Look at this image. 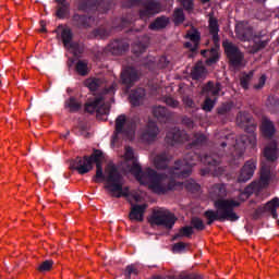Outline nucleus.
I'll use <instances>...</instances> for the list:
<instances>
[{
	"label": "nucleus",
	"mask_w": 279,
	"mask_h": 279,
	"mask_svg": "<svg viewBox=\"0 0 279 279\" xmlns=\"http://www.w3.org/2000/svg\"><path fill=\"white\" fill-rule=\"evenodd\" d=\"M267 82V76L265 74H263L259 80H258V84L254 85V88L256 90H260V88H263V86H265V83Z\"/></svg>",
	"instance_id": "51"
},
{
	"label": "nucleus",
	"mask_w": 279,
	"mask_h": 279,
	"mask_svg": "<svg viewBox=\"0 0 279 279\" xmlns=\"http://www.w3.org/2000/svg\"><path fill=\"white\" fill-rule=\"evenodd\" d=\"M104 182H107L105 189L111 193V197H130V187H123L125 179L119 168L114 165H109L106 169Z\"/></svg>",
	"instance_id": "6"
},
{
	"label": "nucleus",
	"mask_w": 279,
	"mask_h": 279,
	"mask_svg": "<svg viewBox=\"0 0 279 279\" xmlns=\"http://www.w3.org/2000/svg\"><path fill=\"white\" fill-rule=\"evenodd\" d=\"M167 25H169V17L161 15L149 24V29L159 32V29H165Z\"/></svg>",
	"instance_id": "30"
},
{
	"label": "nucleus",
	"mask_w": 279,
	"mask_h": 279,
	"mask_svg": "<svg viewBox=\"0 0 279 279\" xmlns=\"http://www.w3.org/2000/svg\"><path fill=\"white\" fill-rule=\"evenodd\" d=\"M64 108L70 113L75 114V112H80L82 110V102H80L75 96H71L64 101Z\"/></svg>",
	"instance_id": "27"
},
{
	"label": "nucleus",
	"mask_w": 279,
	"mask_h": 279,
	"mask_svg": "<svg viewBox=\"0 0 279 279\" xmlns=\"http://www.w3.org/2000/svg\"><path fill=\"white\" fill-rule=\"evenodd\" d=\"M156 169H167L169 167V155L167 153H161L155 157Z\"/></svg>",
	"instance_id": "33"
},
{
	"label": "nucleus",
	"mask_w": 279,
	"mask_h": 279,
	"mask_svg": "<svg viewBox=\"0 0 279 279\" xmlns=\"http://www.w3.org/2000/svg\"><path fill=\"white\" fill-rule=\"evenodd\" d=\"M143 0H125L123 5L124 8H134V5H138Z\"/></svg>",
	"instance_id": "54"
},
{
	"label": "nucleus",
	"mask_w": 279,
	"mask_h": 279,
	"mask_svg": "<svg viewBox=\"0 0 279 279\" xmlns=\"http://www.w3.org/2000/svg\"><path fill=\"white\" fill-rule=\"evenodd\" d=\"M183 101L187 108H195V101H193V99L186 97L183 99Z\"/></svg>",
	"instance_id": "57"
},
{
	"label": "nucleus",
	"mask_w": 279,
	"mask_h": 279,
	"mask_svg": "<svg viewBox=\"0 0 279 279\" xmlns=\"http://www.w3.org/2000/svg\"><path fill=\"white\" fill-rule=\"evenodd\" d=\"M222 47L231 66H234V69L243 66V62L245 61V53H243V51H241L236 45H234L232 41L226 40L222 43Z\"/></svg>",
	"instance_id": "11"
},
{
	"label": "nucleus",
	"mask_w": 279,
	"mask_h": 279,
	"mask_svg": "<svg viewBox=\"0 0 279 279\" xmlns=\"http://www.w3.org/2000/svg\"><path fill=\"white\" fill-rule=\"evenodd\" d=\"M53 267V260L51 259H47L45 262H43L39 266H38V271L45 272V271H51V268Z\"/></svg>",
	"instance_id": "45"
},
{
	"label": "nucleus",
	"mask_w": 279,
	"mask_h": 279,
	"mask_svg": "<svg viewBox=\"0 0 279 279\" xmlns=\"http://www.w3.org/2000/svg\"><path fill=\"white\" fill-rule=\"evenodd\" d=\"M228 195L225 184H215L209 190V197L214 202V209H207L204 211V217L207 219L206 225L213 226L214 221H239L240 217L234 213V208H239L241 203L234 199H226Z\"/></svg>",
	"instance_id": "3"
},
{
	"label": "nucleus",
	"mask_w": 279,
	"mask_h": 279,
	"mask_svg": "<svg viewBox=\"0 0 279 279\" xmlns=\"http://www.w3.org/2000/svg\"><path fill=\"white\" fill-rule=\"evenodd\" d=\"M85 112L89 114L96 112L97 119H101V117H108L110 114V108L104 106V96H98L94 100L85 104Z\"/></svg>",
	"instance_id": "15"
},
{
	"label": "nucleus",
	"mask_w": 279,
	"mask_h": 279,
	"mask_svg": "<svg viewBox=\"0 0 279 279\" xmlns=\"http://www.w3.org/2000/svg\"><path fill=\"white\" fill-rule=\"evenodd\" d=\"M202 3H208L210 0H201Z\"/></svg>",
	"instance_id": "63"
},
{
	"label": "nucleus",
	"mask_w": 279,
	"mask_h": 279,
	"mask_svg": "<svg viewBox=\"0 0 279 279\" xmlns=\"http://www.w3.org/2000/svg\"><path fill=\"white\" fill-rule=\"evenodd\" d=\"M236 125L239 128H242L246 134L250 135H240L239 138L234 137V134H229L223 137V141L219 142V150L217 154H206L204 157L201 158V161H203L204 165H207V167H219L221 160L219 158H223V156H228L226 154V147H229V149H233L230 153L231 159L230 165H239V160L243 158V155L245 154V148L247 145H256V121H254V117H252V113L246 111H240L236 114Z\"/></svg>",
	"instance_id": "1"
},
{
	"label": "nucleus",
	"mask_w": 279,
	"mask_h": 279,
	"mask_svg": "<svg viewBox=\"0 0 279 279\" xmlns=\"http://www.w3.org/2000/svg\"><path fill=\"white\" fill-rule=\"evenodd\" d=\"M121 82L124 86L132 88L135 82H138V71L135 68L128 66L121 73Z\"/></svg>",
	"instance_id": "19"
},
{
	"label": "nucleus",
	"mask_w": 279,
	"mask_h": 279,
	"mask_svg": "<svg viewBox=\"0 0 279 279\" xmlns=\"http://www.w3.org/2000/svg\"><path fill=\"white\" fill-rule=\"evenodd\" d=\"M87 88H89V90L95 92V90H99L100 88H104L105 84H104V80L101 78H88L85 82Z\"/></svg>",
	"instance_id": "36"
},
{
	"label": "nucleus",
	"mask_w": 279,
	"mask_h": 279,
	"mask_svg": "<svg viewBox=\"0 0 279 279\" xmlns=\"http://www.w3.org/2000/svg\"><path fill=\"white\" fill-rule=\"evenodd\" d=\"M95 35L100 36V38H106V36H108V33L104 28H97L95 31Z\"/></svg>",
	"instance_id": "55"
},
{
	"label": "nucleus",
	"mask_w": 279,
	"mask_h": 279,
	"mask_svg": "<svg viewBox=\"0 0 279 279\" xmlns=\"http://www.w3.org/2000/svg\"><path fill=\"white\" fill-rule=\"evenodd\" d=\"M208 23L209 34L215 48H211L210 50H202L201 54L203 58H206V64L208 66H213V64H217V62H219V43H221V38L219 37V21L216 17L210 16Z\"/></svg>",
	"instance_id": "7"
},
{
	"label": "nucleus",
	"mask_w": 279,
	"mask_h": 279,
	"mask_svg": "<svg viewBox=\"0 0 279 279\" xmlns=\"http://www.w3.org/2000/svg\"><path fill=\"white\" fill-rule=\"evenodd\" d=\"M264 156L266 161L262 162L259 169V189H267L269 184H278L279 182V173L274 165L278 160V147H276V144L267 146L264 150Z\"/></svg>",
	"instance_id": "5"
},
{
	"label": "nucleus",
	"mask_w": 279,
	"mask_h": 279,
	"mask_svg": "<svg viewBox=\"0 0 279 279\" xmlns=\"http://www.w3.org/2000/svg\"><path fill=\"white\" fill-rule=\"evenodd\" d=\"M199 159L201 157L197 153H187L183 160H177L174 162V167L171 171L172 175L181 179L189 178L193 171V167L197 165V160Z\"/></svg>",
	"instance_id": "8"
},
{
	"label": "nucleus",
	"mask_w": 279,
	"mask_h": 279,
	"mask_svg": "<svg viewBox=\"0 0 279 279\" xmlns=\"http://www.w3.org/2000/svg\"><path fill=\"white\" fill-rule=\"evenodd\" d=\"M69 134H70V132H66V133H65V138L69 136Z\"/></svg>",
	"instance_id": "64"
},
{
	"label": "nucleus",
	"mask_w": 279,
	"mask_h": 279,
	"mask_svg": "<svg viewBox=\"0 0 279 279\" xmlns=\"http://www.w3.org/2000/svg\"><path fill=\"white\" fill-rule=\"evenodd\" d=\"M181 5L183 7V10H185V12H192L193 10H195V3L193 2V0H181Z\"/></svg>",
	"instance_id": "47"
},
{
	"label": "nucleus",
	"mask_w": 279,
	"mask_h": 279,
	"mask_svg": "<svg viewBox=\"0 0 279 279\" xmlns=\"http://www.w3.org/2000/svg\"><path fill=\"white\" fill-rule=\"evenodd\" d=\"M57 2L68 3L66 0H56Z\"/></svg>",
	"instance_id": "62"
},
{
	"label": "nucleus",
	"mask_w": 279,
	"mask_h": 279,
	"mask_svg": "<svg viewBox=\"0 0 279 279\" xmlns=\"http://www.w3.org/2000/svg\"><path fill=\"white\" fill-rule=\"evenodd\" d=\"M185 250H186V243H184V242L175 243L172 246V251L174 252V254H180L181 252H184Z\"/></svg>",
	"instance_id": "50"
},
{
	"label": "nucleus",
	"mask_w": 279,
	"mask_h": 279,
	"mask_svg": "<svg viewBox=\"0 0 279 279\" xmlns=\"http://www.w3.org/2000/svg\"><path fill=\"white\" fill-rule=\"evenodd\" d=\"M187 189H192V191H199V184H193L192 186L187 184Z\"/></svg>",
	"instance_id": "61"
},
{
	"label": "nucleus",
	"mask_w": 279,
	"mask_h": 279,
	"mask_svg": "<svg viewBox=\"0 0 279 279\" xmlns=\"http://www.w3.org/2000/svg\"><path fill=\"white\" fill-rule=\"evenodd\" d=\"M169 64H171V61H169V59H167V57L162 56L158 59L157 68L158 69H168Z\"/></svg>",
	"instance_id": "49"
},
{
	"label": "nucleus",
	"mask_w": 279,
	"mask_h": 279,
	"mask_svg": "<svg viewBox=\"0 0 279 279\" xmlns=\"http://www.w3.org/2000/svg\"><path fill=\"white\" fill-rule=\"evenodd\" d=\"M203 95H211L213 97H217L219 93H221V83H215L213 81H208L202 88Z\"/></svg>",
	"instance_id": "25"
},
{
	"label": "nucleus",
	"mask_w": 279,
	"mask_h": 279,
	"mask_svg": "<svg viewBox=\"0 0 279 279\" xmlns=\"http://www.w3.org/2000/svg\"><path fill=\"white\" fill-rule=\"evenodd\" d=\"M217 102V98L214 100L210 97H206L204 104H203V110L205 112H213V109L215 108V104Z\"/></svg>",
	"instance_id": "43"
},
{
	"label": "nucleus",
	"mask_w": 279,
	"mask_h": 279,
	"mask_svg": "<svg viewBox=\"0 0 279 279\" xmlns=\"http://www.w3.org/2000/svg\"><path fill=\"white\" fill-rule=\"evenodd\" d=\"M173 19L174 25H182V23H184V21L186 20L184 15V10L180 8L175 9L173 12Z\"/></svg>",
	"instance_id": "40"
},
{
	"label": "nucleus",
	"mask_w": 279,
	"mask_h": 279,
	"mask_svg": "<svg viewBox=\"0 0 279 279\" xmlns=\"http://www.w3.org/2000/svg\"><path fill=\"white\" fill-rule=\"evenodd\" d=\"M153 116L157 119L160 123H167L169 119H171V112L169 109L163 106H157L153 108Z\"/></svg>",
	"instance_id": "23"
},
{
	"label": "nucleus",
	"mask_w": 279,
	"mask_h": 279,
	"mask_svg": "<svg viewBox=\"0 0 279 279\" xmlns=\"http://www.w3.org/2000/svg\"><path fill=\"white\" fill-rule=\"evenodd\" d=\"M182 123H184V125H187V128H193V120L189 117H184L182 119Z\"/></svg>",
	"instance_id": "58"
},
{
	"label": "nucleus",
	"mask_w": 279,
	"mask_h": 279,
	"mask_svg": "<svg viewBox=\"0 0 279 279\" xmlns=\"http://www.w3.org/2000/svg\"><path fill=\"white\" fill-rule=\"evenodd\" d=\"M104 153L99 149H95L90 156L85 155L84 157H76L70 162V168L77 171L80 175H86L93 171V165H96V174L93 177V182L99 184L106 180L104 174Z\"/></svg>",
	"instance_id": "4"
},
{
	"label": "nucleus",
	"mask_w": 279,
	"mask_h": 279,
	"mask_svg": "<svg viewBox=\"0 0 279 279\" xmlns=\"http://www.w3.org/2000/svg\"><path fill=\"white\" fill-rule=\"evenodd\" d=\"M186 138L187 136L184 131H180V129L174 128L167 133L165 141L167 145L173 147V145H177V143H184Z\"/></svg>",
	"instance_id": "20"
},
{
	"label": "nucleus",
	"mask_w": 279,
	"mask_h": 279,
	"mask_svg": "<svg viewBox=\"0 0 279 279\" xmlns=\"http://www.w3.org/2000/svg\"><path fill=\"white\" fill-rule=\"evenodd\" d=\"M202 145H206V135L203 133H196L191 143V147H202Z\"/></svg>",
	"instance_id": "39"
},
{
	"label": "nucleus",
	"mask_w": 279,
	"mask_h": 279,
	"mask_svg": "<svg viewBox=\"0 0 279 279\" xmlns=\"http://www.w3.org/2000/svg\"><path fill=\"white\" fill-rule=\"evenodd\" d=\"M40 31L39 32H41V33H44V34H47V22H45V20H41L40 21Z\"/></svg>",
	"instance_id": "60"
},
{
	"label": "nucleus",
	"mask_w": 279,
	"mask_h": 279,
	"mask_svg": "<svg viewBox=\"0 0 279 279\" xmlns=\"http://www.w3.org/2000/svg\"><path fill=\"white\" fill-rule=\"evenodd\" d=\"M135 132L136 122H134V120L128 119L125 114H120L116 119L114 134H123L129 141H132V138H134Z\"/></svg>",
	"instance_id": "12"
},
{
	"label": "nucleus",
	"mask_w": 279,
	"mask_h": 279,
	"mask_svg": "<svg viewBox=\"0 0 279 279\" xmlns=\"http://www.w3.org/2000/svg\"><path fill=\"white\" fill-rule=\"evenodd\" d=\"M133 21L134 20L132 17H130V16L122 17V25H123V27H128V25H132Z\"/></svg>",
	"instance_id": "56"
},
{
	"label": "nucleus",
	"mask_w": 279,
	"mask_h": 279,
	"mask_svg": "<svg viewBox=\"0 0 279 279\" xmlns=\"http://www.w3.org/2000/svg\"><path fill=\"white\" fill-rule=\"evenodd\" d=\"M278 208H279L278 197L272 198L265 206L266 213H270L272 219H278Z\"/></svg>",
	"instance_id": "31"
},
{
	"label": "nucleus",
	"mask_w": 279,
	"mask_h": 279,
	"mask_svg": "<svg viewBox=\"0 0 279 279\" xmlns=\"http://www.w3.org/2000/svg\"><path fill=\"white\" fill-rule=\"evenodd\" d=\"M95 22V17L87 14L74 13L72 15V25L76 27V29H89L93 27V23Z\"/></svg>",
	"instance_id": "17"
},
{
	"label": "nucleus",
	"mask_w": 279,
	"mask_h": 279,
	"mask_svg": "<svg viewBox=\"0 0 279 279\" xmlns=\"http://www.w3.org/2000/svg\"><path fill=\"white\" fill-rule=\"evenodd\" d=\"M263 38L262 35H254L253 38V46H252V52L253 53H258V51H262V49H265L267 47V40H260Z\"/></svg>",
	"instance_id": "35"
},
{
	"label": "nucleus",
	"mask_w": 279,
	"mask_h": 279,
	"mask_svg": "<svg viewBox=\"0 0 279 279\" xmlns=\"http://www.w3.org/2000/svg\"><path fill=\"white\" fill-rule=\"evenodd\" d=\"M186 38H190L192 43L199 46V40H202V34L195 29L186 34Z\"/></svg>",
	"instance_id": "44"
},
{
	"label": "nucleus",
	"mask_w": 279,
	"mask_h": 279,
	"mask_svg": "<svg viewBox=\"0 0 279 279\" xmlns=\"http://www.w3.org/2000/svg\"><path fill=\"white\" fill-rule=\"evenodd\" d=\"M232 108H234V102L232 101L222 102L217 108L218 118L222 120V123H226L228 121V117H230V112H232Z\"/></svg>",
	"instance_id": "24"
},
{
	"label": "nucleus",
	"mask_w": 279,
	"mask_h": 279,
	"mask_svg": "<svg viewBox=\"0 0 279 279\" xmlns=\"http://www.w3.org/2000/svg\"><path fill=\"white\" fill-rule=\"evenodd\" d=\"M235 34L240 40L247 43L254 40V28L252 26H244L242 28H235Z\"/></svg>",
	"instance_id": "26"
},
{
	"label": "nucleus",
	"mask_w": 279,
	"mask_h": 279,
	"mask_svg": "<svg viewBox=\"0 0 279 279\" xmlns=\"http://www.w3.org/2000/svg\"><path fill=\"white\" fill-rule=\"evenodd\" d=\"M206 66L202 63H196L192 69L191 77L192 80H204L206 78Z\"/></svg>",
	"instance_id": "32"
},
{
	"label": "nucleus",
	"mask_w": 279,
	"mask_h": 279,
	"mask_svg": "<svg viewBox=\"0 0 279 279\" xmlns=\"http://www.w3.org/2000/svg\"><path fill=\"white\" fill-rule=\"evenodd\" d=\"M57 11L56 16L57 19L64 20L71 15V3L69 2H57Z\"/></svg>",
	"instance_id": "28"
},
{
	"label": "nucleus",
	"mask_w": 279,
	"mask_h": 279,
	"mask_svg": "<svg viewBox=\"0 0 279 279\" xmlns=\"http://www.w3.org/2000/svg\"><path fill=\"white\" fill-rule=\"evenodd\" d=\"M192 229L197 230L198 232H202V230H206V225H204V220H202L198 217H193L191 220Z\"/></svg>",
	"instance_id": "41"
},
{
	"label": "nucleus",
	"mask_w": 279,
	"mask_h": 279,
	"mask_svg": "<svg viewBox=\"0 0 279 279\" xmlns=\"http://www.w3.org/2000/svg\"><path fill=\"white\" fill-rule=\"evenodd\" d=\"M75 69L78 75H88V63L80 60L77 61Z\"/></svg>",
	"instance_id": "42"
},
{
	"label": "nucleus",
	"mask_w": 279,
	"mask_h": 279,
	"mask_svg": "<svg viewBox=\"0 0 279 279\" xmlns=\"http://www.w3.org/2000/svg\"><path fill=\"white\" fill-rule=\"evenodd\" d=\"M262 134L265 138H274L276 134V126L270 120H264L262 123Z\"/></svg>",
	"instance_id": "29"
},
{
	"label": "nucleus",
	"mask_w": 279,
	"mask_h": 279,
	"mask_svg": "<svg viewBox=\"0 0 279 279\" xmlns=\"http://www.w3.org/2000/svg\"><path fill=\"white\" fill-rule=\"evenodd\" d=\"M184 47H185V49H190V51H192L193 53H195V51H197V49H198V45L197 44H194V43H191V41H186L185 44H184Z\"/></svg>",
	"instance_id": "53"
},
{
	"label": "nucleus",
	"mask_w": 279,
	"mask_h": 279,
	"mask_svg": "<svg viewBox=\"0 0 279 279\" xmlns=\"http://www.w3.org/2000/svg\"><path fill=\"white\" fill-rule=\"evenodd\" d=\"M104 95H114V86H110L104 89Z\"/></svg>",
	"instance_id": "59"
},
{
	"label": "nucleus",
	"mask_w": 279,
	"mask_h": 279,
	"mask_svg": "<svg viewBox=\"0 0 279 279\" xmlns=\"http://www.w3.org/2000/svg\"><path fill=\"white\" fill-rule=\"evenodd\" d=\"M254 171H256V160L250 159L242 167L238 177V182L245 183L254 178Z\"/></svg>",
	"instance_id": "18"
},
{
	"label": "nucleus",
	"mask_w": 279,
	"mask_h": 279,
	"mask_svg": "<svg viewBox=\"0 0 279 279\" xmlns=\"http://www.w3.org/2000/svg\"><path fill=\"white\" fill-rule=\"evenodd\" d=\"M146 50L147 45L141 43L135 44L133 47V52L135 53V56H141V53H145Z\"/></svg>",
	"instance_id": "48"
},
{
	"label": "nucleus",
	"mask_w": 279,
	"mask_h": 279,
	"mask_svg": "<svg viewBox=\"0 0 279 279\" xmlns=\"http://www.w3.org/2000/svg\"><path fill=\"white\" fill-rule=\"evenodd\" d=\"M145 97V90L143 88H137L130 94V99L132 106H141V101Z\"/></svg>",
	"instance_id": "34"
},
{
	"label": "nucleus",
	"mask_w": 279,
	"mask_h": 279,
	"mask_svg": "<svg viewBox=\"0 0 279 279\" xmlns=\"http://www.w3.org/2000/svg\"><path fill=\"white\" fill-rule=\"evenodd\" d=\"M130 49V44L123 39H113L105 48L106 53H111V56H123L125 51Z\"/></svg>",
	"instance_id": "16"
},
{
	"label": "nucleus",
	"mask_w": 279,
	"mask_h": 279,
	"mask_svg": "<svg viewBox=\"0 0 279 279\" xmlns=\"http://www.w3.org/2000/svg\"><path fill=\"white\" fill-rule=\"evenodd\" d=\"M106 0H77L76 10L77 12H84V14H93L97 10H104L108 12L110 10V3L105 2Z\"/></svg>",
	"instance_id": "13"
},
{
	"label": "nucleus",
	"mask_w": 279,
	"mask_h": 279,
	"mask_svg": "<svg viewBox=\"0 0 279 279\" xmlns=\"http://www.w3.org/2000/svg\"><path fill=\"white\" fill-rule=\"evenodd\" d=\"M132 276H138V270L134 266L129 265L124 270V277L125 279H130Z\"/></svg>",
	"instance_id": "46"
},
{
	"label": "nucleus",
	"mask_w": 279,
	"mask_h": 279,
	"mask_svg": "<svg viewBox=\"0 0 279 279\" xmlns=\"http://www.w3.org/2000/svg\"><path fill=\"white\" fill-rule=\"evenodd\" d=\"M165 101L170 108H178V106H180V102L172 97H166Z\"/></svg>",
	"instance_id": "52"
},
{
	"label": "nucleus",
	"mask_w": 279,
	"mask_h": 279,
	"mask_svg": "<svg viewBox=\"0 0 279 279\" xmlns=\"http://www.w3.org/2000/svg\"><path fill=\"white\" fill-rule=\"evenodd\" d=\"M124 163L122 169L124 173H131L141 184H147L148 189L156 195H165L175 189V181L166 173H159L155 169L146 168L143 170L141 165L134 159V148L125 147Z\"/></svg>",
	"instance_id": "2"
},
{
	"label": "nucleus",
	"mask_w": 279,
	"mask_h": 279,
	"mask_svg": "<svg viewBox=\"0 0 279 279\" xmlns=\"http://www.w3.org/2000/svg\"><path fill=\"white\" fill-rule=\"evenodd\" d=\"M53 34H57V38H61L63 47L73 51L74 56L84 53V46L77 41H73V31H71V28H63L62 25H60L53 31Z\"/></svg>",
	"instance_id": "10"
},
{
	"label": "nucleus",
	"mask_w": 279,
	"mask_h": 279,
	"mask_svg": "<svg viewBox=\"0 0 279 279\" xmlns=\"http://www.w3.org/2000/svg\"><path fill=\"white\" fill-rule=\"evenodd\" d=\"M145 210H147V204L133 205L129 214V218L131 221H143Z\"/></svg>",
	"instance_id": "22"
},
{
	"label": "nucleus",
	"mask_w": 279,
	"mask_h": 279,
	"mask_svg": "<svg viewBox=\"0 0 279 279\" xmlns=\"http://www.w3.org/2000/svg\"><path fill=\"white\" fill-rule=\"evenodd\" d=\"M175 221H178L175 214L163 207L154 209L150 217V226H161L166 230H172Z\"/></svg>",
	"instance_id": "9"
},
{
	"label": "nucleus",
	"mask_w": 279,
	"mask_h": 279,
	"mask_svg": "<svg viewBox=\"0 0 279 279\" xmlns=\"http://www.w3.org/2000/svg\"><path fill=\"white\" fill-rule=\"evenodd\" d=\"M162 10V4L158 0H145L142 3V8L140 9V19L142 21H149L151 16H156V14H160Z\"/></svg>",
	"instance_id": "14"
},
{
	"label": "nucleus",
	"mask_w": 279,
	"mask_h": 279,
	"mask_svg": "<svg viewBox=\"0 0 279 279\" xmlns=\"http://www.w3.org/2000/svg\"><path fill=\"white\" fill-rule=\"evenodd\" d=\"M160 130L158 129V124L154 121H149L146 125V129L144 130L142 134L143 141L146 143H154L156 141Z\"/></svg>",
	"instance_id": "21"
},
{
	"label": "nucleus",
	"mask_w": 279,
	"mask_h": 279,
	"mask_svg": "<svg viewBox=\"0 0 279 279\" xmlns=\"http://www.w3.org/2000/svg\"><path fill=\"white\" fill-rule=\"evenodd\" d=\"M253 77H254V71L244 73L242 75V77L240 78V86H242L244 88V90H247L250 88V83L252 82Z\"/></svg>",
	"instance_id": "38"
},
{
	"label": "nucleus",
	"mask_w": 279,
	"mask_h": 279,
	"mask_svg": "<svg viewBox=\"0 0 279 279\" xmlns=\"http://www.w3.org/2000/svg\"><path fill=\"white\" fill-rule=\"evenodd\" d=\"M182 236H186V239H191L193 236V227L185 226L182 227L177 234L173 236V241H178V239H182Z\"/></svg>",
	"instance_id": "37"
}]
</instances>
